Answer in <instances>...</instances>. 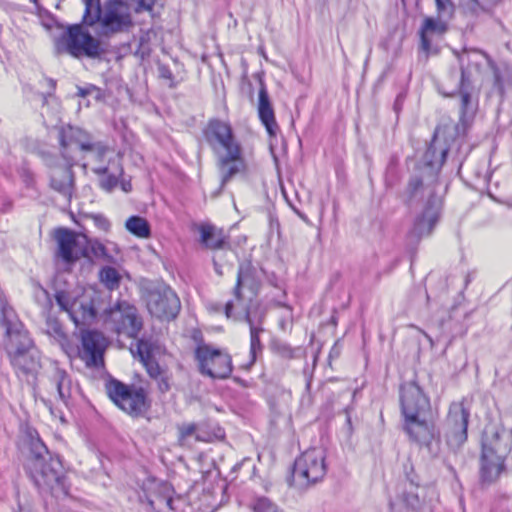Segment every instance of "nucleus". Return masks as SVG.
Here are the masks:
<instances>
[{"mask_svg": "<svg viewBox=\"0 0 512 512\" xmlns=\"http://www.w3.org/2000/svg\"><path fill=\"white\" fill-rule=\"evenodd\" d=\"M124 191L128 192L130 190V187L128 188V185H123Z\"/></svg>", "mask_w": 512, "mask_h": 512, "instance_id": "49530a36", "label": "nucleus"}, {"mask_svg": "<svg viewBox=\"0 0 512 512\" xmlns=\"http://www.w3.org/2000/svg\"><path fill=\"white\" fill-rule=\"evenodd\" d=\"M254 512H283L267 498H260L254 505Z\"/></svg>", "mask_w": 512, "mask_h": 512, "instance_id": "e433bc0d", "label": "nucleus"}, {"mask_svg": "<svg viewBox=\"0 0 512 512\" xmlns=\"http://www.w3.org/2000/svg\"><path fill=\"white\" fill-rule=\"evenodd\" d=\"M55 238L58 243V255L66 263H73L84 255L87 246L84 235L60 228L56 230Z\"/></svg>", "mask_w": 512, "mask_h": 512, "instance_id": "f3484780", "label": "nucleus"}, {"mask_svg": "<svg viewBox=\"0 0 512 512\" xmlns=\"http://www.w3.org/2000/svg\"><path fill=\"white\" fill-rule=\"evenodd\" d=\"M50 381L51 389L55 390L60 400L66 401L71 396V380L66 371L55 367Z\"/></svg>", "mask_w": 512, "mask_h": 512, "instance_id": "5701e85b", "label": "nucleus"}, {"mask_svg": "<svg viewBox=\"0 0 512 512\" xmlns=\"http://www.w3.org/2000/svg\"><path fill=\"white\" fill-rule=\"evenodd\" d=\"M110 246L104 245L103 243L95 240L90 242V247L93 255L96 258L103 259L106 262H116L115 255L118 254V248L114 243H110Z\"/></svg>", "mask_w": 512, "mask_h": 512, "instance_id": "c85d7f7f", "label": "nucleus"}, {"mask_svg": "<svg viewBox=\"0 0 512 512\" xmlns=\"http://www.w3.org/2000/svg\"><path fill=\"white\" fill-rule=\"evenodd\" d=\"M30 451L26 469L34 484L42 492L54 496L65 495L67 491L61 460L52 456L39 439L32 441Z\"/></svg>", "mask_w": 512, "mask_h": 512, "instance_id": "39448f33", "label": "nucleus"}, {"mask_svg": "<svg viewBox=\"0 0 512 512\" xmlns=\"http://www.w3.org/2000/svg\"><path fill=\"white\" fill-rule=\"evenodd\" d=\"M244 312L246 315V320L250 326V336H251L250 352L252 354V362H254L256 350H257V348L260 347L259 334L263 331V328L254 322V320L251 318L250 313L248 311H244Z\"/></svg>", "mask_w": 512, "mask_h": 512, "instance_id": "72a5a7b5", "label": "nucleus"}, {"mask_svg": "<svg viewBox=\"0 0 512 512\" xmlns=\"http://www.w3.org/2000/svg\"><path fill=\"white\" fill-rule=\"evenodd\" d=\"M440 129H436L433 140L428 147L424 159L427 167L423 176L414 175L410 178L404 197L408 203L426 200L423 212L415 219L408 232L407 240L410 245H417L422 238L431 235L439 220L441 199L436 195L437 175L445 161L448 149L438 144Z\"/></svg>", "mask_w": 512, "mask_h": 512, "instance_id": "f257e3e1", "label": "nucleus"}, {"mask_svg": "<svg viewBox=\"0 0 512 512\" xmlns=\"http://www.w3.org/2000/svg\"><path fill=\"white\" fill-rule=\"evenodd\" d=\"M73 165V161L67 160L64 168L55 167L51 170V187L66 197H70L73 190Z\"/></svg>", "mask_w": 512, "mask_h": 512, "instance_id": "aec40b11", "label": "nucleus"}, {"mask_svg": "<svg viewBox=\"0 0 512 512\" xmlns=\"http://www.w3.org/2000/svg\"><path fill=\"white\" fill-rule=\"evenodd\" d=\"M196 441H208L201 427L195 423L183 424L179 427V440L182 444L189 443L190 439Z\"/></svg>", "mask_w": 512, "mask_h": 512, "instance_id": "cd10ccee", "label": "nucleus"}, {"mask_svg": "<svg viewBox=\"0 0 512 512\" xmlns=\"http://www.w3.org/2000/svg\"><path fill=\"white\" fill-rule=\"evenodd\" d=\"M106 389L110 399L119 407L134 388L113 379L107 383Z\"/></svg>", "mask_w": 512, "mask_h": 512, "instance_id": "bb28decb", "label": "nucleus"}, {"mask_svg": "<svg viewBox=\"0 0 512 512\" xmlns=\"http://www.w3.org/2000/svg\"><path fill=\"white\" fill-rule=\"evenodd\" d=\"M1 315V325L5 328L4 347L12 366L18 375L33 376L40 368L38 350L12 307L3 305Z\"/></svg>", "mask_w": 512, "mask_h": 512, "instance_id": "f03ea898", "label": "nucleus"}, {"mask_svg": "<svg viewBox=\"0 0 512 512\" xmlns=\"http://www.w3.org/2000/svg\"><path fill=\"white\" fill-rule=\"evenodd\" d=\"M195 358L201 374L214 379H226L232 373V361L228 353L210 345H199Z\"/></svg>", "mask_w": 512, "mask_h": 512, "instance_id": "f8f14e48", "label": "nucleus"}, {"mask_svg": "<svg viewBox=\"0 0 512 512\" xmlns=\"http://www.w3.org/2000/svg\"><path fill=\"white\" fill-rule=\"evenodd\" d=\"M146 305L152 316L168 321L174 319L181 308L176 293L164 284L157 285L148 291Z\"/></svg>", "mask_w": 512, "mask_h": 512, "instance_id": "ddd939ff", "label": "nucleus"}, {"mask_svg": "<svg viewBox=\"0 0 512 512\" xmlns=\"http://www.w3.org/2000/svg\"><path fill=\"white\" fill-rule=\"evenodd\" d=\"M84 151H90L95 161L102 162L105 159H108L107 166H115L119 164V157L114 155L108 148L100 145V144H91L90 148L85 149Z\"/></svg>", "mask_w": 512, "mask_h": 512, "instance_id": "7c9ffc66", "label": "nucleus"}, {"mask_svg": "<svg viewBox=\"0 0 512 512\" xmlns=\"http://www.w3.org/2000/svg\"><path fill=\"white\" fill-rule=\"evenodd\" d=\"M93 225L97 227L100 231L108 232L110 229V222L102 215H92L90 217Z\"/></svg>", "mask_w": 512, "mask_h": 512, "instance_id": "4c0bfd02", "label": "nucleus"}, {"mask_svg": "<svg viewBox=\"0 0 512 512\" xmlns=\"http://www.w3.org/2000/svg\"><path fill=\"white\" fill-rule=\"evenodd\" d=\"M19 512H34L31 507H19Z\"/></svg>", "mask_w": 512, "mask_h": 512, "instance_id": "a19ab883", "label": "nucleus"}, {"mask_svg": "<svg viewBox=\"0 0 512 512\" xmlns=\"http://www.w3.org/2000/svg\"><path fill=\"white\" fill-rule=\"evenodd\" d=\"M501 0H467L466 6L471 12L478 13L481 11H488Z\"/></svg>", "mask_w": 512, "mask_h": 512, "instance_id": "f704fd0d", "label": "nucleus"}, {"mask_svg": "<svg viewBox=\"0 0 512 512\" xmlns=\"http://www.w3.org/2000/svg\"><path fill=\"white\" fill-rule=\"evenodd\" d=\"M154 3L155 0H127V3L114 0L100 7L89 2L84 21L89 25L99 22L105 34L120 32L132 24L131 9L137 13L150 11Z\"/></svg>", "mask_w": 512, "mask_h": 512, "instance_id": "423d86ee", "label": "nucleus"}, {"mask_svg": "<svg viewBox=\"0 0 512 512\" xmlns=\"http://www.w3.org/2000/svg\"><path fill=\"white\" fill-rule=\"evenodd\" d=\"M261 286V281L258 271L250 263H242L239 267L237 275V283L234 288V297L236 299V306L241 307V311H247L245 301H252L258 294Z\"/></svg>", "mask_w": 512, "mask_h": 512, "instance_id": "2eb2a0df", "label": "nucleus"}, {"mask_svg": "<svg viewBox=\"0 0 512 512\" xmlns=\"http://www.w3.org/2000/svg\"><path fill=\"white\" fill-rule=\"evenodd\" d=\"M451 18L441 17L437 13V17H426L421 26L420 35H421V47L424 51L428 52L430 49V41L428 39L429 35L432 34H443L447 30V22Z\"/></svg>", "mask_w": 512, "mask_h": 512, "instance_id": "4be33fe9", "label": "nucleus"}, {"mask_svg": "<svg viewBox=\"0 0 512 512\" xmlns=\"http://www.w3.org/2000/svg\"><path fill=\"white\" fill-rule=\"evenodd\" d=\"M52 330L55 333V335H57V336H62L63 335L62 327H61V325L58 322H53Z\"/></svg>", "mask_w": 512, "mask_h": 512, "instance_id": "ea45409f", "label": "nucleus"}, {"mask_svg": "<svg viewBox=\"0 0 512 512\" xmlns=\"http://www.w3.org/2000/svg\"><path fill=\"white\" fill-rule=\"evenodd\" d=\"M214 266H215V270L216 272L219 274V275H222V271L218 268V263H217V260L214 259Z\"/></svg>", "mask_w": 512, "mask_h": 512, "instance_id": "79ce46f5", "label": "nucleus"}, {"mask_svg": "<svg viewBox=\"0 0 512 512\" xmlns=\"http://www.w3.org/2000/svg\"><path fill=\"white\" fill-rule=\"evenodd\" d=\"M400 403L406 433L412 441L429 447L436 437L429 399L419 386L407 383L401 387Z\"/></svg>", "mask_w": 512, "mask_h": 512, "instance_id": "20e7f679", "label": "nucleus"}, {"mask_svg": "<svg viewBox=\"0 0 512 512\" xmlns=\"http://www.w3.org/2000/svg\"><path fill=\"white\" fill-rule=\"evenodd\" d=\"M137 350H138L140 361L146 367L149 375L151 377H157L160 374V367L155 361H153L151 359L148 351H146V345L143 342H140L138 344Z\"/></svg>", "mask_w": 512, "mask_h": 512, "instance_id": "473e14b6", "label": "nucleus"}, {"mask_svg": "<svg viewBox=\"0 0 512 512\" xmlns=\"http://www.w3.org/2000/svg\"><path fill=\"white\" fill-rule=\"evenodd\" d=\"M437 13L444 18H452L454 5L450 0H435Z\"/></svg>", "mask_w": 512, "mask_h": 512, "instance_id": "c9c22d12", "label": "nucleus"}, {"mask_svg": "<svg viewBox=\"0 0 512 512\" xmlns=\"http://www.w3.org/2000/svg\"><path fill=\"white\" fill-rule=\"evenodd\" d=\"M55 47L58 53H68L74 57H97L101 53L99 41L79 26L71 27L58 38Z\"/></svg>", "mask_w": 512, "mask_h": 512, "instance_id": "9b49d317", "label": "nucleus"}, {"mask_svg": "<svg viewBox=\"0 0 512 512\" xmlns=\"http://www.w3.org/2000/svg\"><path fill=\"white\" fill-rule=\"evenodd\" d=\"M468 419L469 411L462 402H454L450 405L445 422V435L450 446L459 447L466 441Z\"/></svg>", "mask_w": 512, "mask_h": 512, "instance_id": "dca6fc26", "label": "nucleus"}, {"mask_svg": "<svg viewBox=\"0 0 512 512\" xmlns=\"http://www.w3.org/2000/svg\"><path fill=\"white\" fill-rule=\"evenodd\" d=\"M201 242L209 249L222 248L225 243L223 231L210 224L199 227Z\"/></svg>", "mask_w": 512, "mask_h": 512, "instance_id": "b1692460", "label": "nucleus"}, {"mask_svg": "<svg viewBox=\"0 0 512 512\" xmlns=\"http://www.w3.org/2000/svg\"><path fill=\"white\" fill-rule=\"evenodd\" d=\"M59 140L64 149V158L73 162L74 160L72 156L69 155V150L79 149L84 151L90 148L89 135L80 128L72 126L62 128L59 132Z\"/></svg>", "mask_w": 512, "mask_h": 512, "instance_id": "6ab92c4d", "label": "nucleus"}, {"mask_svg": "<svg viewBox=\"0 0 512 512\" xmlns=\"http://www.w3.org/2000/svg\"><path fill=\"white\" fill-rule=\"evenodd\" d=\"M258 113L261 119V122L265 126L268 134L271 137L276 136L278 131V125L275 120L274 110L270 103L268 93L265 87H261L259 91V101H258Z\"/></svg>", "mask_w": 512, "mask_h": 512, "instance_id": "412c9836", "label": "nucleus"}, {"mask_svg": "<svg viewBox=\"0 0 512 512\" xmlns=\"http://www.w3.org/2000/svg\"><path fill=\"white\" fill-rule=\"evenodd\" d=\"M126 229L139 238H148L150 236V225L146 219L140 216H132L125 223Z\"/></svg>", "mask_w": 512, "mask_h": 512, "instance_id": "c756f323", "label": "nucleus"}, {"mask_svg": "<svg viewBox=\"0 0 512 512\" xmlns=\"http://www.w3.org/2000/svg\"><path fill=\"white\" fill-rule=\"evenodd\" d=\"M99 278L109 290H114L119 287L122 276L116 268L106 266L100 270Z\"/></svg>", "mask_w": 512, "mask_h": 512, "instance_id": "2f4dec72", "label": "nucleus"}, {"mask_svg": "<svg viewBox=\"0 0 512 512\" xmlns=\"http://www.w3.org/2000/svg\"><path fill=\"white\" fill-rule=\"evenodd\" d=\"M166 503L172 509V499L171 498L167 499Z\"/></svg>", "mask_w": 512, "mask_h": 512, "instance_id": "37998d69", "label": "nucleus"}, {"mask_svg": "<svg viewBox=\"0 0 512 512\" xmlns=\"http://www.w3.org/2000/svg\"><path fill=\"white\" fill-rule=\"evenodd\" d=\"M421 332L423 333V335L429 340V341H432L431 337L426 334L424 331L421 330Z\"/></svg>", "mask_w": 512, "mask_h": 512, "instance_id": "c03bdc74", "label": "nucleus"}, {"mask_svg": "<svg viewBox=\"0 0 512 512\" xmlns=\"http://www.w3.org/2000/svg\"><path fill=\"white\" fill-rule=\"evenodd\" d=\"M485 60L484 54L478 51H464L459 55V63L461 66L460 120L463 123L468 122L477 111V100L473 95L470 84L475 81L476 76L480 74Z\"/></svg>", "mask_w": 512, "mask_h": 512, "instance_id": "0eeeda50", "label": "nucleus"}, {"mask_svg": "<svg viewBox=\"0 0 512 512\" xmlns=\"http://www.w3.org/2000/svg\"><path fill=\"white\" fill-rule=\"evenodd\" d=\"M55 299L59 307L68 313L76 326L88 325L96 316L91 290L58 291Z\"/></svg>", "mask_w": 512, "mask_h": 512, "instance_id": "1a4fd4ad", "label": "nucleus"}, {"mask_svg": "<svg viewBox=\"0 0 512 512\" xmlns=\"http://www.w3.org/2000/svg\"><path fill=\"white\" fill-rule=\"evenodd\" d=\"M234 307H235V304L232 301H229L226 303L225 314L228 318H230L232 316Z\"/></svg>", "mask_w": 512, "mask_h": 512, "instance_id": "58836bf2", "label": "nucleus"}, {"mask_svg": "<svg viewBox=\"0 0 512 512\" xmlns=\"http://www.w3.org/2000/svg\"><path fill=\"white\" fill-rule=\"evenodd\" d=\"M204 135L217 159L222 186L232 177L246 171L247 164L243 150L229 122L212 119Z\"/></svg>", "mask_w": 512, "mask_h": 512, "instance_id": "7ed1b4c3", "label": "nucleus"}, {"mask_svg": "<svg viewBox=\"0 0 512 512\" xmlns=\"http://www.w3.org/2000/svg\"><path fill=\"white\" fill-rule=\"evenodd\" d=\"M505 452L506 447L502 445L498 433L493 435L492 440L486 438L483 441L481 477L484 482L492 483L499 477Z\"/></svg>", "mask_w": 512, "mask_h": 512, "instance_id": "4468645a", "label": "nucleus"}, {"mask_svg": "<svg viewBox=\"0 0 512 512\" xmlns=\"http://www.w3.org/2000/svg\"><path fill=\"white\" fill-rule=\"evenodd\" d=\"M96 174L107 175L105 179L101 180V186L105 190H111L117 185L118 178L122 175L123 169L120 164L113 166L98 165L93 168Z\"/></svg>", "mask_w": 512, "mask_h": 512, "instance_id": "a878e982", "label": "nucleus"}, {"mask_svg": "<svg viewBox=\"0 0 512 512\" xmlns=\"http://www.w3.org/2000/svg\"><path fill=\"white\" fill-rule=\"evenodd\" d=\"M325 451L312 448L303 452L294 463L291 485L304 490L321 481L326 474Z\"/></svg>", "mask_w": 512, "mask_h": 512, "instance_id": "6e6552de", "label": "nucleus"}, {"mask_svg": "<svg viewBox=\"0 0 512 512\" xmlns=\"http://www.w3.org/2000/svg\"><path fill=\"white\" fill-rule=\"evenodd\" d=\"M130 415H138L145 408V395L141 389L134 388L119 406Z\"/></svg>", "mask_w": 512, "mask_h": 512, "instance_id": "393cba45", "label": "nucleus"}, {"mask_svg": "<svg viewBox=\"0 0 512 512\" xmlns=\"http://www.w3.org/2000/svg\"><path fill=\"white\" fill-rule=\"evenodd\" d=\"M107 346L106 338L97 331L82 334L81 357L87 366L98 367L103 364V353Z\"/></svg>", "mask_w": 512, "mask_h": 512, "instance_id": "a211bd4d", "label": "nucleus"}, {"mask_svg": "<svg viewBox=\"0 0 512 512\" xmlns=\"http://www.w3.org/2000/svg\"><path fill=\"white\" fill-rule=\"evenodd\" d=\"M104 323L117 334L130 338L137 336L142 327L137 309L125 300H118L111 304L104 313Z\"/></svg>", "mask_w": 512, "mask_h": 512, "instance_id": "9d476101", "label": "nucleus"}, {"mask_svg": "<svg viewBox=\"0 0 512 512\" xmlns=\"http://www.w3.org/2000/svg\"><path fill=\"white\" fill-rule=\"evenodd\" d=\"M124 191L128 192L130 190V187L128 188V185H123Z\"/></svg>", "mask_w": 512, "mask_h": 512, "instance_id": "a18cd8bd", "label": "nucleus"}]
</instances>
